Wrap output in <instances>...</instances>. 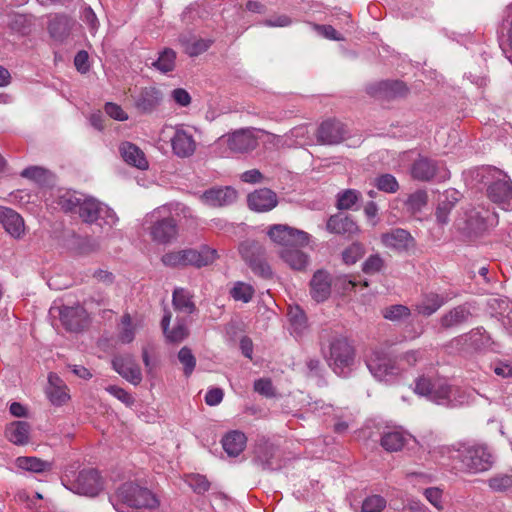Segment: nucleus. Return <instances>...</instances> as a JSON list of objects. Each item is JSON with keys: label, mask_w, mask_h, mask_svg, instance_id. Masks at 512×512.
<instances>
[{"label": "nucleus", "mask_w": 512, "mask_h": 512, "mask_svg": "<svg viewBox=\"0 0 512 512\" xmlns=\"http://www.w3.org/2000/svg\"><path fill=\"white\" fill-rule=\"evenodd\" d=\"M288 318L292 328V333L301 336L308 328V320L305 312L298 306L290 307Z\"/></svg>", "instance_id": "obj_44"}, {"label": "nucleus", "mask_w": 512, "mask_h": 512, "mask_svg": "<svg viewBox=\"0 0 512 512\" xmlns=\"http://www.w3.org/2000/svg\"><path fill=\"white\" fill-rule=\"evenodd\" d=\"M113 369L131 384L137 386L142 381L139 365L131 355L115 356L112 360Z\"/></svg>", "instance_id": "obj_19"}, {"label": "nucleus", "mask_w": 512, "mask_h": 512, "mask_svg": "<svg viewBox=\"0 0 512 512\" xmlns=\"http://www.w3.org/2000/svg\"><path fill=\"white\" fill-rule=\"evenodd\" d=\"M186 482L197 494H204L210 488V482L200 474H191L187 476Z\"/></svg>", "instance_id": "obj_58"}, {"label": "nucleus", "mask_w": 512, "mask_h": 512, "mask_svg": "<svg viewBox=\"0 0 512 512\" xmlns=\"http://www.w3.org/2000/svg\"><path fill=\"white\" fill-rule=\"evenodd\" d=\"M83 222L97 223L101 228L111 229L118 222V216L107 205L95 198L83 196L77 213Z\"/></svg>", "instance_id": "obj_6"}, {"label": "nucleus", "mask_w": 512, "mask_h": 512, "mask_svg": "<svg viewBox=\"0 0 512 512\" xmlns=\"http://www.w3.org/2000/svg\"><path fill=\"white\" fill-rule=\"evenodd\" d=\"M162 101V93L154 86L143 87L134 97V105L142 113H151Z\"/></svg>", "instance_id": "obj_25"}, {"label": "nucleus", "mask_w": 512, "mask_h": 512, "mask_svg": "<svg viewBox=\"0 0 512 512\" xmlns=\"http://www.w3.org/2000/svg\"><path fill=\"white\" fill-rule=\"evenodd\" d=\"M137 496L135 501V505L133 506L134 510H143V511H153L156 510L160 501L155 494H153L149 489L139 486L136 490Z\"/></svg>", "instance_id": "obj_40"}, {"label": "nucleus", "mask_w": 512, "mask_h": 512, "mask_svg": "<svg viewBox=\"0 0 512 512\" xmlns=\"http://www.w3.org/2000/svg\"><path fill=\"white\" fill-rule=\"evenodd\" d=\"M430 453L435 457L448 458L454 468L467 474H478L490 470L494 458L489 449L484 445L457 443L454 445H442L436 447Z\"/></svg>", "instance_id": "obj_1"}, {"label": "nucleus", "mask_w": 512, "mask_h": 512, "mask_svg": "<svg viewBox=\"0 0 512 512\" xmlns=\"http://www.w3.org/2000/svg\"><path fill=\"white\" fill-rule=\"evenodd\" d=\"M482 177L488 183L489 199L503 210H512V182L509 176L495 167H487L482 170Z\"/></svg>", "instance_id": "obj_3"}, {"label": "nucleus", "mask_w": 512, "mask_h": 512, "mask_svg": "<svg viewBox=\"0 0 512 512\" xmlns=\"http://www.w3.org/2000/svg\"><path fill=\"white\" fill-rule=\"evenodd\" d=\"M331 275L323 270H317L310 280V295L316 302L326 301L331 294Z\"/></svg>", "instance_id": "obj_23"}, {"label": "nucleus", "mask_w": 512, "mask_h": 512, "mask_svg": "<svg viewBox=\"0 0 512 512\" xmlns=\"http://www.w3.org/2000/svg\"><path fill=\"white\" fill-rule=\"evenodd\" d=\"M347 136L345 125L337 120H326L317 130V141L324 145H337Z\"/></svg>", "instance_id": "obj_18"}, {"label": "nucleus", "mask_w": 512, "mask_h": 512, "mask_svg": "<svg viewBox=\"0 0 512 512\" xmlns=\"http://www.w3.org/2000/svg\"><path fill=\"white\" fill-rule=\"evenodd\" d=\"M180 41L185 45V51L190 56H198L204 53L212 44L211 40L205 39H197L190 43L180 38Z\"/></svg>", "instance_id": "obj_56"}, {"label": "nucleus", "mask_w": 512, "mask_h": 512, "mask_svg": "<svg viewBox=\"0 0 512 512\" xmlns=\"http://www.w3.org/2000/svg\"><path fill=\"white\" fill-rule=\"evenodd\" d=\"M31 425L26 421H14L5 429L6 438L15 445H26L30 439Z\"/></svg>", "instance_id": "obj_35"}, {"label": "nucleus", "mask_w": 512, "mask_h": 512, "mask_svg": "<svg viewBox=\"0 0 512 512\" xmlns=\"http://www.w3.org/2000/svg\"><path fill=\"white\" fill-rule=\"evenodd\" d=\"M373 185L382 192L393 194L399 190L397 179L389 173L381 174L374 178Z\"/></svg>", "instance_id": "obj_48"}, {"label": "nucleus", "mask_w": 512, "mask_h": 512, "mask_svg": "<svg viewBox=\"0 0 512 512\" xmlns=\"http://www.w3.org/2000/svg\"><path fill=\"white\" fill-rule=\"evenodd\" d=\"M380 240L384 247L396 252H407L416 246L411 233L402 228H394L382 233Z\"/></svg>", "instance_id": "obj_14"}, {"label": "nucleus", "mask_w": 512, "mask_h": 512, "mask_svg": "<svg viewBox=\"0 0 512 512\" xmlns=\"http://www.w3.org/2000/svg\"><path fill=\"white\" fill-rule=\"evenodd\" d=\"M105 390L126 406L130 407L134 404V398L132 395L119 386L109 385L105 388Z\"/></svg>", "instance_id": "obj_62"}, {"label": "nucleus", "mask_w": 512, "mask_h": 512, "mask_svg": "<svg viewBox=\"0 0 512 512\" xmlns=\"http://www.w3.org/2000/svg\"><path fill=\"white\" fill-rule=\"evenodd\" d=\"M202 201L211 207H222L234 203L237 199V191L231 187L212 188L201 196Z\"/></svg>", "instance_id": "obj_27"}, {"label": "nucleus", "mask_w": 512, "mask_h": 512, "mask_svg": "<svg viewBox=\"0 0 512 512\" xmlns=\"http://www.w3.org/2000/svg\"><path fill=\"white\" fill-rule=\"evenodd\" d=\"M119 152L127 164L141 170L148 168V161L144 152L135 144L131 142H123L119 146Z\"/></svg>", "instance_id": "obj_33"}, {"label": "nucleus", "mask_w": 512, "mask_h": 512, "mask_svg": "<svg viewBox=\"0 0 512 512\" xmlns=\"http://www.w3.org/2000/svg\"><path fill=\"white\" fill-rule=\"evenodd\" d=\"M460 197V193L454 189L446 190L440 197L436 208V219L441 225H445L449 221V214L455 207Z\"/></svg>", "instance_id": "obj_34"}, {"label": "nucleus", "mask_w": 512, "mask_h": 512, "mask_svg": "<svg viewBox=\"0 0 512 512\" xmlns=\"http://www.w3.org/2000/svg\"><path fill=\"white\" fill-rule=\"evenodd\" d=\"M410 437L411 435L401 431H389L382 435L380 443L386 451L397 452L406 445Z\"/></svg>", "instance_id": "obj_41"}, {"label": "nucleus", "mask_w": 512, "mask_h": 512, "mask_svg": "<svg viewBox=\"0 0 512 512\" xmlns=\"http://www.w3.org/2000/svg\"><path fill=\"white\" fill-rule=\"evenodd\" d=\"M0 222L4 229L15 238L24 233L23 218L11 208L0 206Z\"/></svg>", "instance_id": "obj_32"}, {"label": "nucleus", "mask_w": 512, "mask_h": 512, "mask_svg": "<svg viewBox=\"0 0 512 512\" xmlns=\"http://www.w3.org/2000/svg\"><path fill=\"white\" fill-rule=\"evenodd\" d=\"M366 365L371 374L378 380L389 381L398 376L405 367L397 359L391 358L383 350H373L366 359Z\"/></svg>", "instance_id": "obj_7"}, {"label": "nucleus", "mask_w": 512, "mask_h": 512, "mask_svg": "<svg viewBox=\"0 0 512 512\" xmlns=\"http://www.w3.org/2000/svg\"><path fill=\"white\" fill-rule=\"evenodd\" d=\"M254 390L265 397H272L275 394L272 381L268 378L256 380L254 382Z\"/></svg>", "instance_id": "obj_63"}, {"label": "nucleus", "mask_w": 512, "mask_h": 512, "mask_svg": "<svg viewBox=\"0 0 512 512\" xmlns=\"http://www.w3.org/2000/svg\"><path fill=\"white\" fill-rule=\"evenodd\" d=\"M278 204L277 195L268 188H262L248 195V206L257 212L272 210Z\"/></svg>", "instance_id": "obj_26"}, {"label": "nucleus", "mask_w": 512, "mask_h": 512, "mask_svg": "<svg viewBox=\"0 0 512 512\" xmlns=\"http://www.w3.org/2000/svg\"><path fill=\"white\" fill-rule=\"evenodd\" d=\"M22 177L27 178L29 180H33L39 184L45 183L48 178V171L39 166H31L25 168L21 174Z\"/></svg>", "instance_id": "obj_60"}, {"label": "nucleus", "mask_w": 512, "mask_h": 512, "mask_svg": "<svg viewBox=\"0 0 512 512\" xmlns=\"http://www.w3.org/2000/svg\"><path fill=\"white\" fill-rule=\"evenodd\" d=\"M138 487L133 482H125L109 496V501L117 512H133V500L136 499Z\"/></svg>", "instance_id": "obj_17"}, {"label": "nucleus", "mask_w": 512, "mask_h": 512, "mask_svg": "<svg viewBox=\"0 0 512 512\" xmlns=\"http://www.w3.org/2000/svg\"><path fill=\"white\" fill-rule=\"evenodd\" d=\"M176 62V52L171 48H165L158 58L151 65L161 73H168L174 70Z\"/></svg>", "instance_id": "obj_46"}, {"label": "nucleus", "mask_w": 512, "mask_h": 512, "mask_svg": "<svg viewBox=\"0 0 512 512\" xmlns=\"http://www.w3.org/2000/svg\"><path fill=\"white\" fill-rule=\"evenodd\" d=\"M46 394L50 402L55 406L64 405L70 399L66 384L56 373L48 375Z\"/></svg>", "instance_id": "obj_30"}, {"label": "nucleus", "mask_w": 512, "mask_h": 512, "mask_svg": "<svg viewBox=\"0 0 512 512\" xmlns=\"http://www.w3.org/2000/svg\"><path fill=\"white\" fill-rule=\"evenodd\" d=\"M103 489V482L94 469L82 470L73 482V491L80 495L94 497Z\"/></svg>", "instance_id": "obj_15"}, {"label": "nucleus", "mask_w": 512, "mask_h": 512, "mask_svg": "<svg viewBox=\"0 0 512 512\" xmlns=\"http://www.w3.org/2000/svg\"><path fill=\"white\" fill-rule=\"evenodd\" d=\"M121 324L122 329L119 332L118 338L122 343L128 344L132 342L135 337V329L132 325L131 316L129 314H124L122 316Z\"/></svg>", "instance_id": "obj_57"}, {"label": "nucleus", "mask_w": 512, "mask_h": 512, "mask_svg": "<svg viewBox=\"0 0 512 512\" xmlns=\"http://www.w3.org/2000/svg\"><path fill=\"white\" fill-rule=\"evenodd\" d=\"M178 360L183 365L184 374L189 377L195 369L196 358L193 355L191 349L183 347L178 352Z\"/></svg>", "instance_id": "obj_53"}, {"label": "nucleus", "mask_w": 512, "mask_h": 512, "mask_svg": "<svg viewBox=\"0 0 512 512\" xmlns=\"http://www.w3.org/2000/svg\"><path fill=\"white\" fill-rule=\"evenodd\" d=\"M447 174L448 172L441 169L436 161L424 157L417 159L411 167L412 177L419 181H429L435 177L445 179Z\"/></svg>", "instance_id": "obj_21"}, {"label": "nucleus", "mask_w": 512, "mask_h": 512, "mask_svg": "<svg viewBox=\"0 0 512 512\" xmlns=\"http://www.w3.org/2000/svg\"><path fill=\"white\" fill-rule=\"evenodd\" d=\"M364 254L365 248L363 244L354 242L343 251L342 258L346 264H355Z\"/></svg>", "instance_id": "obj_54"}, {"label": "nucleus", "mask_w": 512, "mask_h": 512, "mask_svg": "<svg viewBox=\"0 0 512 512\" xmlns=\"http://www.w3.org/2000/svg\"><path fill=\"white\" fill-rule=\"evenodd\" d=\"M489 487L497 492L512 488V475L499 474L488 480Z\"/></svg>", "instance_id": "obj_59"}, {"label": "nucleus", "mask_w": 512, "mask_h": 512, "mask_svg": "<svg viewBox=\"0 0 512 512\" xmlns=\"http://www.w3.org/2000/svg\"><path fill=\"white\" fill-rule=\"evenodd\" d=\"M239 252L255 274L263 278L272 276L271 267L265 258V248L259 242L246 240L240 244Z\"/></svg>", "instance_id": "obj_8"}, {"label": "nucleus", "mask_w": 512, "mask_h": 512, "mask_svg": "<svg viewBox=\"0 0 512 512\" xmlns=\"http://www.w3.org/2000/svg\"><path fill=\"white\" fill-rule=\"evenodd\" d=\"M178 228L176 221L171 218L156 220L150 227V235L153 241L159 244H167L176 239Z\"/></svg>", "instance_id": "obj_22"}, {"label": "nucleus", "mask_w": 512, "mask_h": 512, "mask_svg": "<svg viewBox=\"0 0 512 512\" xmlns=\"http://www.w3.org/2000/svg\"><path fill=\"white\" fill-rule=\"evenodd\" d=\"M16 465L18 468L27 470L34 473H42L50 470L51 464L47 461H43L37 457L22 456L16 459Z\"/></svg>", "instance_id": "obj_45"}, {"label": "nucleus", "mask_w": 512, "mask_h": 512, "mask_svg": "<svg viewBox=\"0 0 512 512\" xmlns=\"http://www.w3.org/2000/svg\"><path fill=\"white\" fill-rule=\"evenodd\" d=\"M490 212L484 208H476L471 207L465 209L456 221V227L471 235V234H479L483 232L487 228V223L490 220Z\"/></svg>", "instance_id": "obj_11"}, {"label": "nucleus", "mask_w": 512, "mask_h": 512, "mask_svg": "<svg viewBox=\"0 0 512 512\" xmlns=\"http://www.w3.org/2000/svg\"><path fill=\"white\" fill-rule=\"evenodd\" d=\"M253 295V287L243 282H237L231 290V296L236 301H242L244 303L249 302L253 298Z\"/></svg>", "instance_id": "obj_55"}, {"label": "nucleus", "mask_w": 512, "mask_h": 512, "mask_svg": "<svg viewBox=\"0 0 512 512\" xmlns=\"http://www.w3.org/2000/svg\"><path fill=\"white\" fill-rule=\"evenodd\" d=\"M217 258L216 249L203 245L200 249H185L166 253L162 256V262L169 267L191 265L200 268L212 264Z\"/></svg>", "instance_id": "obj_5"}, {"label": "nucleus", "mask_w": 512, "mask_h": 512, "mask_svg": "<svg viewBox=\"0 0 512 512\" xmlns=\"http://www.w3.org/2000/svg\"><path fill=\"white\" fill-rule=\"evenodd\" d=\"M327 230L334 234L351 237L359 233L360 229L354 219L349 215H332L327 221Z\"/></svg>", "instance_id": "obj_29"}, {"label": "nucleus", "mask_w": 512, "mask_h": 512, "mask_svg": "<svg viewBox=\"0 0 512 512\" xmlns=\"http://www.w3.org/2000/svg\"><path fill=\"white\" fill-rule=\"evenodd\" d=\"M34 18L31 15L13 13L8 16V26L15 32L27 34L33 26Z\"/></svg>", "instance_id": "obj_47"}, {"label": "nucleus", "mask_w": 512, "mask_h": 512, "mask_svg": "<svg viewBox=\"0 0 512 512\" xmlns=\"http://www.w3.org/2000/svg\"><path fill=\"white\" fill-rule=\"evenodd\" d=\"M84 195L75 191H64L57 198V204L65 213L76 214Z\"/></svg>", "instance_id": "obj_43"}, {"label": "nucleus", "mask_w": 512, "mask_h": 512, "mask_svg": "<svg viewBox=\"0 0 512 512\" xmlns=\"http://www.w3.org/2000/svg\"><path fill=\"white\" fill-rule=\"evenodd\" d=\"M172 304L177 312L184 314H192L196 309L191 293L184 288H176L173 291Z\"/></svg>", "instance_id": "obj_39"}, {"label": "nucleus", "mask_w": 512, "mask_h": 512, "mask_svg": "<svg viewBox=\"0 0 512 512\" xmlns=\"http://www.w3.org/2000/svg\"><path fill=\"white\" fill-rule=\"evenodd\" d=\"M367 93L380 100H393L407 95L408 88L399 80H383L367 87Z\"/></svg>", "instance_id": "obj_13"}, {"label": "nucleus", "mask_w": 512, "mask_h": 512, "mask_svg": "<svg viewBox=\"0 0 512 512\" xmlns=\"http://www.w3.org/2000/svg\"><path fill=\"white\" fill-rule=\"evenodd\" d=\"M428 202V195L427 192L424 190H418L414 193H412L405 205L407 207V210L411 212L412 214H415L417 212H420L423 207L427 205Z\"/></svg>", "instance_id": "obj_50"}, {"label": "nucleus", "mask_w": 512, "mask_h": 512, "mask_svg": "<svg viewBox=\"0 0 512 512\" xmlns=\"http://www.w3.org/2000/svg\"><path fill=\"white\" fill-rule=\"evenodd\" d=\"M304 246H293L288 248H280L279 257L291 269L295 271H304L310 262V257L302 251Z\"/></svg>", "instance_id": "obj_28"}, {"label": "nucleus", "mask_w": 512, "mask_h": 512, "mask_svg": "<svg viewBox=\"0 0 512 512\" xmlns=\"http://www.w3.org/2000/svg\"><path fill=\"white\" fill-rule=\"evenodd\" d=\"M361 194L355 189H347L339 192L337 195V208L340 210H348L357 203Z\"/></svg>", "instance_id": "obj_51"}, {"label": "nucleus", "mask_w": 512, "mask_h": 512, "mask_svg": "<svg viewBox=\"0 0 512 512\" xmlns=\"http://www.w3.org/2000/svg\"><path fill=\"white\" fill-rule=\"evenodd\" d=\"M384 267V260L379 254L370 255L362 265V270L366 274H375Z\"/></svg>", "instance_id": "obj_61"}, {"label": "nucleus", "mask_w": 512, "mask_h": 512, "mask_svg": "<svg viewBox=\"0 0 512 512\" xmlns=\"http://www.w3.org/2000/svg\"><path fill=\"white\" fill-rule=\"evenodd\" d=\"M171 320V313L167 312L162 321L161 325L166 338L171 342H180L184 340L188 335V329L184 323L178 322L171 330H169V324Z\"/></svg>", "instance_id": "obj_42"}, {"label": "nucleus", "mask_w": 512, "mask_h": 512, "mask_svg": "<svg viewBox=\"0 0 512 512\" xmlns=\"http://www.w3.org/2000/svg\"><path fill=\"white\" fill-rule=\"evenodd\" d=\"M411 315L409 307L401 304H395L385 307L382 310V316L392 322L401 321L408 318Z\"/></svg>", "instance_id": "obj_49"}, {"label": "nucleus", "mask_w": 512, "mask_h": 512, "mask_svg": "<svg viewBox=\"0 0 512 512\" xmlns=\"http://www.w3.org/2000/svg\"><path fill=\"white\" fill-rule=\"evenodd\" d=\"M59 317L62 325L71 332H79L88 324L87 311L80 304L62 306L59 308Z\"/></svg>", "instance_id": "obj_16"}, {"label": "nucleus", "mask_w": 512, "mask_h": 512, "mask_svg": "<svg viewBox=\"0 0 512 512\" xmlns=\"http://www.w3.org/2000/svg\"><path fill=\"white\" fill-rule=\"evenodd\" d=\"M246 442V435L238 430L231 431L222 438L223 449L231 457L238 456L245 449Z\"/></svg>", "instance_id": "obj_36"}, {"label": "nucleus", "mask_w": 512, "mask_h": 512, "mask_svg": "<svg viewBox=\"0 0 512 512\" xmlns=\"http://www.w3.org/2000/svg\"><path fill=\"white\" fill-rule=\"evenodd\" d=\"M452 344L464 353L480 351L491 345V337L482 327L472 329L452 340Z\"/></svg>", "instance_id": "obj_12"}, {"label": "nucleus", "mask_w": 512, "mask_h": 512, "mask_svg": "<svg viewBox=\"0 0 512 512\" xmlns=\"http://www.w3.org/2000/svg\"><path fill=\"white\" fill-rule=\"evenodd\" d=\"M426 499L438 510H442V490L436 487L425 489Z\"/></svg>", "instance_id": "obj_64"}, {"label": "nucleus", "mask_w": 512, "mask_h": 512, "mask_svg": "<svg viewBox=\"0 0 512 512\" xmlns=\"http://www.w3.org/2000/svg\"><path fill=\"white\" fill-rule=\"evenodd\" d=\"M387 502L381 495H371L366 497L361 506V512H382L386 508Z\"/></svg>", "instance_id": "obj_52"}, {"label": "nucleus", "mask_w": 512, "mask_h": 512, "mask_svg": "<svg viewBox=\"0 0 512 512\" xmlns=\"http://www.w3.org/2000/svg\"><path fill=\"white\" fill-rule=\"evenodd\" d=\"M267 235L273 243L281 248L293 247L295 245L307 246L310 242V235L307 232L286 224L269 226Z\"/></svg>", "instance_id": "obj_9"}, {"label": "nucleus", "mask_w": 512, "mask_h": 512, "mask_svg": "<svg viewBox=\"0 0 512 512\" xmlns=\"http://www.w3.org/2000/svg\"><path fill=\"white\" fill-rule=\"evenodd\" d=\"M449 299L448 295L426 292L421 295L414 305V310L421 316L429 317L436 313Z\"/></svg>", "instance_id": "obj_24"}, {"label": "nucleus", "mask_w": 512, "mask_h": 512, "mask_svg": "<svg viewBox=\"0 0 512 512\" xmlns=\"http://www.w3.org/2000/svg\"><path fill=\"white\" fill-rule=\"evenodd\" d=\"M75 21L67 15H55L49 22L48 30L50 35L57 40L68 36Z\"/></svg>", "instance_id": "obj_38"}, {"label": "nucleus", "mask_w": 512, "mask_h": 512, "mask_svg": "<svg viewBox=\"0 0 512 512\" xmlns=\"http://www.w3.org/2000/svg\"><path fill=\"white\" fill-rule=\"evenodd\" d=\"M254 453L253 462L262 470H276L281 467L275 456L276 448L272 444H258Z\"/></svg>", "instance_id": "obj_31"}, {"label": "nucleus", "mask_w": 512, "mask_h": 512, "mask_svg": "<svg viewBox=\"0 0 512 512\" xmlns=\"http://www.w3.org/2000/svg\"><path fill=\"white\" fill-rule=\"evenodd\" d=\"M415 392L439 405L457 406L468 400L466 392L460 387L437 377H419L415 382Z\"/></svg>", "instance_id": "obj_2"}, {"label": "nucleus", "mask_w": 512, "mask_h": 512, "mask_svg": "<svg viewBox=\"0 0 512 512\" xmlns=\"http://www.w3.org/2000/svg\"><path fill=\"white\" fill-rule=\"evenodd\" d=\"M470 316V310L464 305H459L441 316L440 325L443 329H450L465 323Z\"/></svg>", "instance_id": "obj_37"}, {"label": "nucleus", "mask_w": 512, "mask_h": 512, "mask_svg": "<svg viewBox=\"0 0 512 512\" xmlns=\"http://www.w3.org/2000/svg\"><path fill=\"white\" fill-rule=\"evenodd\" d=\"M322 354L329 367L337 374H342L346 368L352 366L355 351L348 340L342 336H332L327 346H322Z\"/></svg>", "instance_id": "obj_4"}, {"label": "nucleus", "mask_w": 512, "mask_h": 512, "mask_svg": "<svg viewBox=\"0 0 512 512\" xmlns=\"http://www.w3.org/2000/svg\"><path fill=\"white\" fill-rule=\"evenodd\" d=\"M256 132V128H241L222 136L219 141L226 144L232 153H249L258 146Z\"/></svg>", "instance_id": "obj_10"}, {"label": "nucleus", "mask_w": 512, "mask_h": 512, "mask_svg": "<svg viewBox=\"0 0 512 512\" xmlns=\"http://www.w3.org/2000/svg\"><path fill=\"white\" fill-rule=\"evenodd\" d=\"M171 148L179 158H189L196 151V141L192 134L183 129L182 127H176L174 133L170 138Z\"/></svg>", "instance_id": "obj_20"}]
</instances>
